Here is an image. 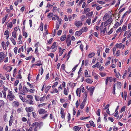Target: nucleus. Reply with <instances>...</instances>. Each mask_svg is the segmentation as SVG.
Wrapping results in <instances>:
<instances>
[{"label": "nucleus", "instance_id": "f257e3e1", "mask_svg": "<svg viewBox=\"0 0 131 131\" xmlns=\"http://www.w3.org/2000/svg\"><path fill=\"white\" fill-rule=\"evenodd\" d=\"M15 97L14 95L13 94L12 92L10 91L7 96V98L9 101H12Z\"/></svg>", "mask_w": 131, "mask_h": 131}, {"label": "nucleus", "instance_id": "f03ea898", "mask_svg": "<svg viewBox=\"0 0 131 131\" xmlns=\"http://www.w3.org/2000/svg\"><path fill=\"white\" fill-rule=\"evenodd\" d=\"M113 21L112 18L110 17L104 23V26H106L108 24L111 23Z\"/></svg>", "mask_w": 131, "mask_h": 131}, {"label": "nucleus", "instance_id": "7ed1b4c3", "mask_svg": "<svg viewBox=\"0 0 131 131\" xmlns=\"http://www.w3.org/2000/svg\"><path fill=\"white\" fill-rule=\"evenodd\" d=\"M70 35H68L67 36V38L66 40V43H67V46L68 47L70 46L71 43V41L70 39Z\"/></svg>", "mask_w": 131, "mask_h": 131}, {"label": "nucleus", "instance_id": "20e7f679", "mask_svg": "<svg viewBox=\"0 0 131 131\" xmlns=\"http://www.w3.org/2000/svg\"><path fill=\"white\" fill-rule=\"evenodd\" d=\"M82 24V22L80 21H76L75 22V25L77 27L81 26Z\"/></svg>", "mask_w": 131, "mask_h": 131}, {"label": "nucleus", "instance_id": "39448f33", "mask_svg": "<svg viewBox=\"0 0 131 131\" xmlns=\"http://www.w3.org/2000/svg\"><path fill=\"white\" fill-rule=\"evenodd\" d=\"M6 57L5 54H4L3 52H0V62H1V60H3L4 58Z\"/></svg>", "mask_w": 131, "mask_h": 131}, {"label": "nucleus", "instance_id": "423d86ee", "mask_svg": "<svg viewBox=\"0 0 131 131\" xmlns=\"http://www.w3.org/2000/svg\"><path fill=\"white\" fill-rule=\"evenodd\" d=\"M113 79L112 77H107L105 81L106 85H107L108 82V81H109L110 82H111L113 81Z\"/></svg>", "mask_w": 131, "mask_h": 131}, {"label": "nucleus", "instance_id": "0eeeda50", "mask_svg": "<svg viewBox=\"0 0 131 131\" xmlns=\"http://www.w3.org/2000/svg\"><path fill=\"white\" fill-rule=\"evenodd\" d=\"M57 46H56V42H55L53 43L52 45L50 47V49H54V51L57 50Z\"/></svg>", "mask_w": 131, "mask_h": 131}, {"label": "nucleus", "instance_id": "6e6552de", "mask_svg": "<svg viewBox=\"0 0 131 131\" xmlns=\"http://www.w3.org/2000/svg\"><path fill=\"white\" fill-rule=\"evenodd\" d=\"M33 109L34 108L33 107H26V111L28 112H31L33 111Z\"/></svg>", "mask_w": 131, "mask_h": 131}, {"label": "nucleus", "instance_id": "1a4fd4ad", "mask_svg": "<svg viewBox=\"0 0 131 131\" xmlns=\"http://www.w3.org/2000/svg\"><path fill=\"white\" fill-rule=\"evenodd\" d=\"M60 114L61 115V117L62 118H64L65 115V114L64 113V110L62 108H61V112Z\"/></svg>", "mask_w": 131, "mask_h": 131}, {"label": "nucleus", "instance_id": "9d476101", "mask_svg": "<svg viewBox=\"0 0 131 131\" xmlns=\"http://www.w3.org/2000/svg\"><path fill=\"white\" fill-rule=\"evenodd\" d=\"M39 113L40 114L45 113L47 112V111H46L44 109H41L40 110L38 111Z\"/></svg>", "mask_w": 131, "mask_h": 131}, {"label": "nucleus", "instance_id": "9b49d317", "mask_svg": "<svg viewBox=\"0 0 131 131\" xmlns=\"http://www.w3.org/2000/svg\"><path fill=\"white\" fill-rule=\"evenodd\" d=\"M26 89H27L26 87L25 86H24L23 89L20 92V93L22 94H25Z\"/></svg>", "mask_w": 131, "mask_h": 131}, {"label": "nucleus", "instance_id": "f8f14e48", "mask_svg": "<svg viewBox=\"0 0 131 131\" xmlns=\"http://www.w3.org/2000/svg\"><path fill=\"white\" fill-rule=\"evenodd\" d=\"M82 31L81 30L76 31L75 33V35L76 36H79L82 34Z\"/></svg>", "mask_w": 131, "mask_h": 131}, {"label": "nucleus", "instance_id": "ddd939ff", "mask_svg": "<svg viewBox=\"0 0 131 131\" xmlns=\"http://www.w3.org/2000/svg\"><path fill=\"white\" fill-rule=\"evenodd\" d=\"M88 90L90 91V95H92L93 92L94 90V88H89Z\"/></svg>", "mask_w": 131, "mask_h": 131}, {"label": "nucleus", "instance_id": "4468645a", "mask_svg": "<svg viewBox=\"0 0 131 131\" xmlns=\"http://www.w3.org/2000/svg\"><path fill=\"white\" fill-rule=\"evenodd\" d=\"M13 25L12 22H10L9 23H8L7 25V29H8L9 28H11L12 26Z\"/></svg>", "mask_w": 131, "mask_h": 131}, {"label": "nucleus", "instance_id": "2eb2a0df", "mask_svg": "<svg viewBox=\"0 0 131 131\" xmlns=\"http://www.w3.org/2000/svg\"><path fill=\"white\" fill-rule=\"evenodd\" d=\"M65 50V49H63L62 50V51H61L62 50V48H61L60 47V48H59V52H60V53L59 54V56H61L63 54V52Z\"/></svg>", "mask_w": 131, "mask_h": 131}, {"label": "nucleus", "instance_id": "dca6fc26", "mask_svg": "<svg viewBox=\"0 0 131 131\" xmlns=\"http://www.w3.org/2000/svg\"><path fill=\"white\" fill-rule=\"evenodd\" d=\"M117 88L118 89H120L121 87V84L120 82H117L116 83Z\"/></svg>", "mask_w": 131, "mask_h": 131}, {"label": "nucleus", "instance_id": "f3484780", "mask_svg": "<svg viewBox=\"0 0 131 131\" xmlns=\"http://www.w3.org/2000/svg\"><path fill=\"white\" fill-rule=\"evenodd\" d=\"M10 66L4 65L3 67V69H5V70L7 72H8L10 68Z\"/></svg>", "mask_w": 131, "mask_h": 131}, {"label": "nucleus", "instance_id": "a211bd4d", "mask_svg": "<svg viewBox=\"0 0 131 131\" xmlns=\"http://www.w3.org/2000/svg\"><path fill=\"white\" fill-rule=\"evenodd\" d=\"M93 14V12H89L88 14H86V15L88 16V18H89L92 16Z\"/></svg>", "mask_w": 131, "mask_h": 131}, {"label": "nucleus", "instance_id": "6ab92c4d", "mask_svg": "<svg viewBox=\"0 0 131 131\" xmlns=\"http://www.w3.org/2000/svg\"><path fill=\"white\" fill-rule=\"evenodd\" d=\"M86 81L88 83L91 84L93 82V81L90 79L88 78L86 79Z\"/></svg>", "mask_w": 131, "mask_h": 131}, {"label": "nucleus", "instance_id": "aec40b11", "mask_svg": "<svg viewBox=\"0 0 131 131\" xmlns=\"http://www.w3.org/2000/svg\"><path fill=\"white\" fill-rule=\"evenodd\" d=\"M81 92V90L78 88L76 91L77 95L78 96V93H79V97H80V94Z\"/></svg>", "mask_w": 131, "mask_h": 131}, {"label": "nucleus", "instance_id": "412c9836", "mask_svg": "<svg viewBox=\"0 0 131 131\" xmlns=\"http://www.w3.org/2000/svg\"><path fill=\"white\" fill-rule=\"evenodd\" d=\"M88 29V28L87 27H85L84 28H82L81 30V31L83 32H85L87 31V29Z\"/></svg>", "mask_w": 131, "mask_h": 131}, {"label": "nucleus", "instance_id": "4be33fe9", "mask_svg": "<svg viewBox=\"0 0 131 131\" xmlns=\"http://www.w3.org/2000/svg\"><path fill=\"white\" fill-rule=\"evenodd\" d=\"M109 15L107 14H106L104 15L103 19L104 20H106L107 18H108L109 17Z\"/></svg>", "mask_w": 131, "mask_h": 131}, {"label": "nucleus", "instance_id": "5701e85b", "mask_svg": "<svg viewBox=\"0 0 131 131\" xmlns=\"http://www.w3.org/2000/svg\"><path fill=\"white\" fill-rule=\"evenodd\" d=\"M66 38V35H64L62 36L60 38V40L63 41H64L65 39Z\"/></svg>", "mask_w": 131, "mask_h": 131}, {"label": "nucleus", "instance_id": "b1692460", "mask_svg": "<svg viewBox=\"0 0 131 131\" xmlns=\"http://www.w3.org/2000/svg\"><path fill=\"white\" fill-rule=\"evenodd\" d=\"M4 102L3 100H0V108L2 106H4Z\"/></svg>", "mask_w": 131, "mask_h": 131}, {"label": "nucleus", "instance_id": "393cba45", "mask_svg": "<svg viewBox=\"0 0 131 131\" xmlns=\"http://www.w3.org/2000/svg\"><path fill=\"white\" fill-rule=\"evenodd\" d=\"M26 102L27 103L30 104H33V101L30 100H27Z\"/></svg>", "mask_w": 131, "mask_h": 131}, {"label": "nucleus", "instance_id": "a878e982", "mask_svg": "<svg viewBox=\"0 0 131 131\" xmlns=\"http://www.w3.org/2000/svg\"><path fill=\"white\" fill-rule=\"evenodd\" d=\"M122 45H123L122 43H121L119 44L117 43L115 45V46L117 48H121L122 47Z\"/></svg>", "mask_w": 131, "mask_h": 131}, {"label": "nucleus", "instance_id": "bb28decb", "mask_svg": "<svg viewBox=\"0 0 131 131\" xmlns=\"http://www.w3.org/2000/svg\"><path fill=\"white\" fill-rule=\"evenodd\" d=\"M90 10L89 9H84V10L83 12L82 13L83 14H85Z\"/></svg>", "mask_w": 131, "mask_h": 131}, {"label": "nucleus", "instance_id": "cd10ccee", "mask_svg": "<svg viewBox=\"0 0 131 131\" xmlns=\"http://www.w3.org/2000/svg\"><path fill=\"white\" fill-rule=\"evenodd\" d=\"M115 86L116 84L115 83L113 85V91L112 92V93H113L114 94H115Z\"/></svg>", "mask_w": 131, "mask_h": 131}, {"label": "nucleus", "instance_id": "c85d7f7f", "mask_svg": "<svg viewBox=\"0 0 131 131\" xmlns=\"http://www.w3.org/2000/svg\"><path fill=\"white\" fill-rule=\"evenodd\" d=\"M51 88V86H48L46 87L45 89V92H47L49 90V89Z\"/></svg>", "mask_w": 131, "mask_h": 131}, {"label": "nucleus", "instance_id": "c756f323", "mask_svg": "<svg viewBox=\"0 0 131 131\" xmlns=\"http://www.w3.org/2000/svg\"><path fill=\"white\" fill-rule=\"evenodd\" d=\"M95 54V53L93 52L89 54L88 56L89 58H91L93 57Z\"/></svg>", "mask_w": 131, "mask_h": 131}, {"label": "nucleus", "instance_id": "7c9ffc66", "mask_svg": "<svg viewBox=\"0 0 131 131\" xmlns=\"http://www.w3.org/2000/svg\"><path fill=\"white\" fill-rule=\"evenodd\" d=\"M21 51L22 52H23L24 47L23 46H22L18 50V53H20Z\"/></svg>", "mask_w": 131, "mask_h": 131}, {"label": "nucleus", "instance_id": "2f4dec72", "mask_svg": "<svg viewBox=\"0 0 131 131\" xmlns=\"http://www.w3.org/2000/svg\"><path fill=\"white\" fill-rule=\"evenodd\" d=\"M19 97L21 99V100L23 102H26V100L25 98L21 96V95H19Z\"/></svg>", "mask_w": 131, "mask_h": 131}, {"label": "nucleus", "instance_id": "473e14b6", "mask_svg": "<svg viewBox=\"0 0 131 131\" xmlns=\"http://www.w3.org/2000/svg\"><path fill=\"white\" fill-rule=\"evenodd\" d=\"M7 16H6L5 17H4V18H3L2 19V23L4 24V22H5L6 19L7 18Z\"/></svg>", "mask_w": 131, "mask_h": 131}, {"label": "nucleus", "instance_id": "72a5a7b5", "mask_svg": "<svg viewBox=\"0 0 131 131\" xmlns=\"http://www.w3.org/2000/svg\"><path fill=\"white\" fill-rule=\"evenodd\" d=\"M100 112L101 110L100 109H98L96 112V114L97 115V116H100Z\"/></svg>", "mask_w": 131, "mask_h": 131}, {"label": "nucleus", "instance_id": "f704fd0d", "mask_svg": "<svg viewBox=\"0 0 131 131\" xmlns=\"http://www.w3.org/2000/svg\"><path fill=\"white\" fill-rule=\"evenodd\" d=\"M2 46L3 48V49L4 50H5L6 48V47H5V42L4 41L2 42Z\"/></svg>", "mask_w": 131, "mask_h": 131}, {"label": "nucleus", "instance_id": "c9c22d12", "mask_svg": "<svg viewBox=\"0 0 131 131\" xmlns=\"http://www.w3.org/2000/svg\"><path fill=\"white\" fill-rule=\"evenodd\" d=\"M80 18L81 20L83 21L85 20V16L84 15H82L81 17Z\"/></svg>", "mask_w": 131, "mask_h": 131}, {"label": "nucleus", "instance_id": "e433bc0d", "mask_svg": "<svg viewBox=\"0 0 131 131\" xmlns=\"http://www.w3.org/2000/svg\"><path fill=\"white\" fill-rule=\"evenodd\" d=\"M12 36L15 38L16 36V32L15 31H13L12 32Z\"/></svg>", "mask_w": 131, "mask_h": 131}, {"label": "nucleus", "instance_id": "4c0bfd02", "mask_svg": "<svg viewBox=\"0 0 131 131\" xmlns=\"http://www.w3.org/2000/svg\"><path fill=\"white\" fill-rule=\"evenodd\" d=\"M89 123H90V125L91 126H92L93 127L95 126L94 124V123L92 121H90Z\"/></svg>", "mask_w": 131, "mask_h": 131}, {"label": "nucleus", "instance_id": "58836bf2", "mask_svg": "<svg viewBox=\"0 0 131 131\" xmlns=\"http://www.w3.org/2000/svg\"><path fill=\"white\" fill-rule=\"evenodd\" d=\"M85 104L84 103L82 102L80 105V108L81 109H82L84 108Z\"/></svg>", "mask_w": 131, "mask_h": 131}, {"label": "nucleus", "instance_id": "ea45409f", "mask_svg": "<svg viewBox=\"0 0 131 131\" xmlns=\"http://www.w3.org/2000/svg\"><path fill=\"white\" fill-rule=\"evenodd\" d=\"M64 93L65 95H68L67 91V89L66 88H65L64 89Z\"/></svg>", "mask_w": 131, "mask_h": 131}, {"label": "nucleus", "instance_id": "a19ab883", "mask_svg": "<svg viewBox=\"0 0 131 131\" xmlns=\"http://www.w3.org/2000/svg\"><path fill=\"white\" fill-rule=\"evenodd\" d=\"M91 19H88L86 21V22L87 23L88 25H90L91 23Z\"/></svg>", "mask_w": 131, "mask_h": 131}, {"label": "nucleus", "instance_id": "79ce46f5", "mask_svg": "<svg viewBox=\"0 0 131 131\" xmlns=\"http://www.w3.org/2000/svg\"><path fill=\"white\" fill-rule=\"evenodd\" d=\"M10 40L14 45H16V43L15 42V40L14 39L11 38L10 39Z\"/></svg>", "mask_w": 131, "mask_h": 131}, {"label": "nucleus", "instance_id": "37998d69", "mask_svg": "<svg viewBox=\"0 0 131 131\" xmlns=\"http://www.w3.org/2000/svg\"><path fill=\"white\" fill-rule=\"evenodd\" d=\"M53 14L52 13H50L48 14V17H51L53 16Z\"/></svg>", "mask_w": 131, "mask_h": 131}, {"label": "nucleus", "instance_id": "c03bdc74", "mask_svg": "<svg viewBox=\"0 0 131 131\" xmlns=\"http://www.w3.org/2000/svg\"><path fill=\"white\" fill-rule=\"evenodd\" d=\"M125 108L126 107L125 106H124L123 107H122V108L121 109V112L122 113L123 112L125 111Z\"/></svg>", "mask_w": 131, "mask_h": 131}, {"label": "nucleus", "instance_id": "a18cd8bd", "mask_svg": "<svg viewBox=\"0 0 131 131\" xmlns=\"http://www.w3.org/2000/svg\"><path fill=\"white\" fill-rule=\"evenodd\" d=\"M38 124V122H34V123H33L31 126L32 127H34L36 125L37 126Z\"/></svg>", "mask_w": 131, "mask_h": 131}, {"label": "nucleus", "instance_id": "49530a36", "mask_svg": "<svg viewBox=\"0 0 131 131\" xmlns=\"http://www.w3.org/2000/svg\"><path fill=\"white\" fill-rule=\"evenodd\" d=\"M119 76H120V77L121 76V75L118 72L116 73V77L118 78H119Z\"/></svg>", "mask_w": 131, "mask_h": 131}, {"label": "nucleus", "instance_id": "de8ad7c7", "mask_svg": "<svg viewBox=\"0 0 131 131\" xmlns=\"http://www.w3.org/2000/svg\"><path fill=\"white\" fill-rule=\"evenodd\" d=\"M9 122V125L10 126H11L12 125V124L13 122V119H10Z\"/></svg>", "mask_w": 131, "mask_h": 131}, {"label": "nucleus", "instance_id": "09e8293b", "mask_svg": "<svg viewBox=\"0 0 131 131\" xmlns=\"http://www.w3.org/2000/svg\"><path fill=\"white\" fill-rule=\"evenodd\" d=\"M32 114L33 116V117L34 118H36L37 116V115L36 114V113L34 112H32Z\"/></svg>", "mask_w": 131, "mask_h": 131}, {"label": "nucleus", "instance_id": "8fccbe9b", "mask_svg": "<svg viewBox=\"0 0 131 131\" xmlns=\"http://www.w3.org/2000/svg\"><path fill=\"white\" fill-rule=\"evenodd\" d=\"M79 128V127L78 126H74L73 128V129L75 131H77L78 128Z\"/></svg>", "mask_w": 131, "mask_h": 131}, {"label": "nucleus", "instance_id": "3c124183", "mask_svg": "<svg viewBox=\"0 0 131 131\" xmlns=\"http://www.w3.org/2000/svg\"><path fill=\"white\" fill-rule=\"evenodd\" d=\"M17 49H18V48L17 47H15L14 49V52L16 54L17 53Z\"/></svg>", "mask_w": 131, "mask_h": 131}, {"label": "nucleus", "instance_id": "603ef678", "mask_svg": "<svg viewBox=\"0 0 131 131\" xmlns=\"http://www.w3.org/2000/svg\"><path fill=\"white\" fill-rule=\"evenodd\" d=\"M14 105L15 106H18L19 105V103L18 102H16V101H14Z\"/></svg>", "mask_w": 131, "mask_h": 131}, {"label": "nucleus", "instance_id": "864d4df0", "mask_svg": "<svg viewBox=\"0 0 131 131\" xmlns=\"http://www.w3.org/2000/svg\"><path fill=\"white\" fill-rule=\"evenodd\" d=\"M30 51H33L32 48L31 47L27 50V51L28 52L27 54H28L29 52Z\"/></svg>", "mask_w": 131, "mask_h": 131}, {"label": "nucleus", "instance_id": "5fc2aeb1", "mask_svg": "<svg viewBox=\"0 0 131 131\" xmlns=\"http://www.w3.org/2000/svg\"><path fill=\"white\" fill-rule=\"evenodd\" d=\"M127 28V26H125L124 25H123V26L122 28V29L123 30V31H125L126 29Z\"/></svg>", "mask_w": 131, "mask_h": 131}, {"label": "nucleus", "instance_id": "6e6d98bb", "mask_svg": "<svg viewBox=\"0 0 131 131\" xmlns=\"http://www.w3.org/2000/svg\"><path fill=\"white\" fill-rule=\"evenodd\" d=\"M90 117V116H89V117H82L80 119L81 120H83L84 119H86L88 118L89 117Z\"/></svg>", "mask_w": 131, "mask_h": 131}, {"label": "nucleus", "instance_id": "4d7b16f0", "mask_svg": "<svg viewBox=\"0 0 131 131\" xmlns=\"http://www.w3.org/2000/svg\"><path fill=\"white\" fill-rule=\"evenodd\" d=\"M45 97L44 96L43 97H41L40 98V101H42L44 100L45 99Z\"/></svg>", "mask_w": 131, "mask_h": 131}, {"label": "nucleus", "instance_id": "13d9d810", "mask_svg": "<svg viewBox=\"0 0 131 131\" xmlns=\"http://www.w3.org/2000/svg\"><path fill=\"white\" fill-rule=\"evenodd\" d=\"M45 103H43L42 104H39L38 105V107H39L40 106H45Z\"/></svg>", "mask_w": 131, "mask_h": 131}, {"label": "nucleus", "instance_id": "bf43d9fd", "mask_svg": "<svg viewBox=\"0 0 131 131\" xmlns=\"http://www.w3.org/2000/svg\"><path fill=\"white\" fill-rule=\"evenodd\" d=\"M97 50V54L99 56L100 55V52H101V49H100V48H99Z\"/></svg>", "mask_w": 131, "mask_h": 131}, {"label": "nucleus", "instance_id": "052dcab7", "mask_svg": "<svg viewBox=\"0 0 131 131\" xmlns=\"http://www.w3.org/2000/svg\"><path fill=\"white\" fill-rule=\"evenodd\" d=\"M127 13L128 12H126L123 15V16L122 17V18L123 19L125 17V16L127 14Z\"/></svg>", "mask_w": 131, "mask_h": 131}, {"label": "nucleus", "instance_id": "680f3d73", "mask_svg": "<svg viewBox=\"0 0 131 131\" xmlns=\"http://www.w3.org/2000/svg\"><path fill=\"white\" fill-rule=\"evenodd\" d=\"M27 98H29L31 100L33 99V97L32 95H28L27 96Z\"/></svg>", "mask_w": 131, "mask_h": 131}, {"label": "nucleus", "instance_id": "e2e57ef3", "mask_svg": "<svg viewBox=\"0 0 131 131\" xmlns=\"http://www.w3.org/2000/svg\"><path fill=\"white\" fill-rule=\"evenodd\" d=\"M97 2L99 4H104L105 3L102 1H97Z\"/></svg>", "mask_w": 131, "mask_h": 131}, {"label": "nucleus", "instance_id": "0e129e2a", "mask_svg": "<svg viewBox=\"0 0 131 131\" xmlns=\"http://www.w3.org/2000/svg\"><path fill=\"white\" fill-rule=\"evenodd\" d=\"M64 1H62L61 2V4L60 6H61V7H63V6H64Z\"/></svg>", "mask_w": 131, "mask_h": 131}, {"label": "nucleus", "instance_id": "69168bd1", "mask_svg": "<svg viewBox=\"0 0 131 131\" xmlns=\"http://www.w3.org/2000/svg\"><path fill=\"white\" fill-rule=\"evenodd\" d=\"M8 32H8V30H6L5 32L4 35H6L7 36L9 35Z\"/></svg>", "mask_w": 131, "mask_h": 131}, {"label": "nucleus", "instance_id": "338daca9", "mask_svg": "<svg viewBox=\"0 0 131 131\" xmlns=\"http://www.w3.org/2000/svg\"><path fill=\"white\" fill-rule=\"evenodd\" d=\"M19 82V81L18 80L16 81L14 83V85L15 86H17Z\"/></svg>", "mask_w": 131, "mask_h": 131}, {"label": "nucleus", "instance_id": "774afa93", "mask_svg": "<svg viewBox=\"0 0 131 131\" xmlns=\"http://www.w3.org/2000/svg\"><path fill=\"white\" fill-rule=\"evenodd\" d=\"M120 51L119 50H118L116 53V55L117 56H118L120 55Z\"/></svg>", "mask_w": 131, "mask_h": 131}]
</instances>
